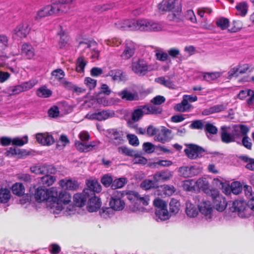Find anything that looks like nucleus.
<instances>
[{"label": "nucleus", "instance_id": "nucleus-25", "mask_svg": "<svg viewBox=\"0 0 254 254\" xmlns=\"http://www.w3.org/2000/svg\"><path fill=\"white\" fill-rule=\"evenodd\" d=\"M249 98L247 100V104L250 106L254 103V90L252 89H246L241 90L238 95V98L241 100H244L247 97Z\"/></svg>", "mask_w": 254, "mask_h": 254}, {"label": "nucleus", "instance_id": "nucleus-15", "mask_svg": "<svg viewBox=\"0 0 254 254\" xmlns=\"http://www.w3.org/2000/svg\"><path fill=\"white\" fill-rule=\"evenodd\" d=\"M36 138L37 142L43 145L50 146L55 142L53 136L48 132L38 133Z\"/></svg>", "mask_w": 254, "mask_h": 254}, {"label": "nucleus", "instance_id": "nucleus-41", "mask_svg": "<svg viewBox=\"0 0 254 254\" xmlns=\"http://www.w3.org/2000/svg\"><path fill=\"white\" fill-rule=\"evenodd\" d=\"M183 187L187 191L196 190L195 181L193 179L186 180L183 182Z\"/></svg>", "mask_w": 254, "mask_h": 254}, {"label": "nucleus", "instance_id": "nucleus-28", "mask_svg": "<svg viewBox=\"0 0 254 254\" xmlns=\"http://www.w3.org/2000/svg\"><path fill=\"white\" fill-rule=\"evenodd\" d=\"M90 196H88L87 194L84 193H77L73 196V201L75 205L78 207H82L85 204L87 199Z\"/></svg>", "mask_w": 254, "mask_h": 254}, {"label": "nucleus", "instance_id": "nucleus-61", "mask_svg": "<svg viewBox=\"0 0 254 254\" xmlns=\"http://www.w3.org/2000/svg\"><path fill=\"white\" fill-rule=\"evenodd\" d=\"M28 141V138L27 135H24L22 138H14L12 139V143L13 145L21 146L27 143Z\"/></svg>", "mask_w": 254, "mask_h": 254}, {"label": "nucleus", "instance_id": "nucleus-18", "mask_svg": "<svg viewBox=\"0 0 254 254\" xmlns=\"http://www.w3.org/2000/svg\"><path fill=\"white\" fill-rule=\"evenodd\" d=\"M109 137L115 145L121 144L123 141V134L122 131L118 130L117 129H110L108 131Z\"/></svg>", "mask_w": 254, "mask_h": 254}, {"label": "nucleus", "instance_id": "nucleus-53", "mask_svg": "<svg viewBox=\"0 0 254 254\" xmlns=\"http://www.w3.org/2000/svg\"><path fill=\"white\" fill-rule=\"evenodd\" d=\"M75 0H53L54 4L59 8V12H66L67 10L64 9V4L72 3Z\"/></svg>", "mask_w": 254, "mask_h": 254}, {"label": "nucleus", "instance_id": "nucleus-57", "mask_svg": "<svg viewBox=\"0 0 254 254\" xmlns=\"http://www.w3.org/2000/svg\"><path fill=\"white\" fill-rule=\"evenodd\" d=\"M52 91L46 87H42L37 91V95L39 97L47 98L52 95Z\"/></svg>", "mask_w": 254, "mask_h": 254}, {"label": "nucleus", "instance_id": "nucleus-11", "mask_svg": "<svg viewBox=\"0 0 254 254\" xmlns=\"http://www.w3.org/2000/svg\"><path fill=\"white\" fill-rule=\"evenodd\" d=\"M30 30L28 23L22 22L17 25L13 31V37L15 39H22L27 36Z\"/></svg>", "mask_w": 254, "mask_h": 254}, {"label": "nucleus", "instance_id": "nucleus-24", "mask_svg": "<svg viewBox=\"0 0 254 254\" xmlns=\"http://www.w3.org/2000/svg\"><path fill=\"white\" fill-rule=\"evenodd\" d=\"M132 195L133 196V201H134L135 205L134 211L136 210H139L141 208L140 206H137L136 207L135 204L139 203L142 204L143 205H147L148 204L149 200V196L148 195L141 196L137 192H133Z\"/></svg>", "mask_w": 254, "mask_h": 254}, {"label": "nucleus", "instance_id": "nucleus-9", "mask_svg": "<svg viewBox=\"0 0 254 254\" xmlns=\"http://www.w3.org/2000/svg\"><path fill=\"white\" fill-rule=\"evenodd\" d=\"M132 71L139 76L144 75L148 71V66L147 62L142 60L133 61L131 64Z\"/></svg>", "mask_w": 254, "mask_h": 254}, {"label": "nucleus", "instance_id": "nucleus-32", "mask_svg": "<svg viewBox=\"0 0 254 254\" xmlns=\"http://www.w3.org/2000/svg\"><path fill=\"white\" fill-rule=\"evenodd\" d=\"M79 46L85 48L90 49L91 47H93L92 50V57L93 58H97L99 56V51L96 50L97 43L95 41H88V42H80Z\"/></svg>", "mask_w": 254, "mask_h": 254}, {"label": "nucleus", "instance_id": "nucleus-33", "mask_svg": "<svg viewBox=\"0 0 254 254\" xmlns=\"http://www.w3.org/2000/svg\"><path fill=\"white\" fill-rule=\"evenodd\" d=\"M186 213L189 217H195L198 215V210L195 205L188 201L186 202Z\"/></svg>", "mask_w": 254, "mask_h": 254}, {"label": "nucleus", "instance_id": "nucleus-20", "mask_svg": "<svg viewBox=\"0 0 254 254\" xmlns=\"http://www.w3.org/2000/svg\"><path fill=\"white\" fill-rule=\"evenodd\" d=\"M60 185L64 189L70 190H76L79 184L77 181L71 179H64L60 181Z\"/></svg>", "mask_w": 254, "mask_h": 254}, {"label": "nucleus", "instance_id": "nucleus-6", "mask_svg": "<svg viewBox=\"0 0 254 254\" xmlns=\"http://www.w3.org/2000/svg\"><path fill=\"white\" fill-rule=\"evenodd\" d=\"M59 12V8L54 4L53 0H51V4H48L41 8L37 12L35 17L36 20H40L42 18L57 14Z\"/></svg>", "mask_w": 254, "mask_h": 254}, {"label": "nucleus", "instance_id": "nucleus-56", "mask_svg": "<svg viewBox=\"0 0 254 254\" xmlns=\"http://www.w3.org/2000/svg\"><path fill=\"white\" fill-rule=\"evenodd\" d=\"M230 186L232 192L234 194H239L243 190L242 185L238 181L232 182Z\"/></svg>", "mask_w": 254, "mask_h": 254}, {"label": "nucleus", "instance_id": "nucleus-27", "mask_svg": "<svg viewBox=\"0 0 254 254\" xmlns=\"http://www.w3.org/2000/svg\"><path fill=\"white\" fill-rule=\"evenodd\" d=\"M247 207V203L243 199H237L232 202L231 210L234 212H238L239 215L243 212Z\"/></svg>", "mask_w": 254, "mask_h": 254}, {"label": "nucleus", "instance_id": "nucleus-43", "mask_svg": "<svg viewBox=\"0 0 254 254\" xmlns=\"http://www.w3.org/2000/svg\"><path fill=\"white\" fill-rule=\"evenodd\" d=\"M12 191L17 196H21L24 193V187L21 183H15L12 187Z\"/></svg>", "mask_w": 254, "mask_h": 254}, {"label": "nucleus", "instance_id": "nucleus-38", "mask_svg": "<svg viewBox=\"0 0 254 254\" xmlns=\"http://www.w3.org/2000/svg\"><path fill=\"white\" fill-rule=\"evenodd\" d=\"M146 114H160L162 112L161 108L156 106L155 105H143Z\"/></svg>", "mask_w": 254, "mask_h": 254}, {"label": "nucleus", "instance_id": "nucleus-62", "mask_svg": "<svg viewBox=\"0 0 254 254\" xmlns=\"http://www.w3.org/2000/svg\"><path fill=\"white\" fill-rule=\"evenodd\" d=\"M204 128L206 133L210 134H215L218 131L217 128L212 124L208 122L205 123Z\"/></svg>", "mask_w": 254, "mask_h": 254}, {"label": "nucleus", "instance_id": "nucleus-49", "mask_svg": "<svg viewBox=\"0 0 254 254\" xmlns=\"http://www.w3.org/2000/svg\"><path fill=\"white\" fill-rule=\"evenodd\" d=\"M216 25L221 30H225L229 27V20L227 18L220 17L216 19Z\"/></svg>", "mask_w": 254, "mask_h": 254}, {"label": "nucleus", "instance_id": "nucleus-26", "mask_svg": "<svg viewBox=\"0 0 254 254\" xmlns=\"http://www.w3.org/2000/svg\"><path fill=\"white\" fill-rule=\"evenodd\" d=\"M96 145L95 142H90L89 143L80 142L76 141L75 142L76 148L80 152H87L93 148Z\"/></svg>", "mask_w": 254, "mask_h": 254}, {"label": "nucleus", "instance_id": "nucleus-12", "mask_svg": "<svg viewBox=\"0 0 254 254\" xmlns=\"http://www.w3.org/2000/svg\"><path fill=\"white\" fill-rule=\"evenodd\" d=\"M185 152L189 158L195 159L202 156L204 153V150L197 145L189 144L185 149Z\"/></svg>", "mask_w": 254, "mask_h": 254}, {"label": "nucleus", "instance_id": "nucleus-17", "mask_svg": "<svg viewBox=\"0 0 254 254\" xmlns=\"http://www.w3.org/2000/svg\"><path fill=\"white\" fill-rule=\"evenodd\" d=\"M249 131V129L246 125H240L239 126H235L232 131L233 135L234 136L235 141H236L238 143H240L236 139L241 138H243L244 136L247 135Z\"/></svg>", "mask_w": 254, "mask_h": 254}, {"label": "nucleus", "instance_id": "nucleus-22", "mask_svg": "<svg viewBox=\"0 0 254 254\" xmlns=\"http://www.w3.org/2000/svg\"><path fill=\"white\" fill-rule=\"evenodd\" d=\"M89 199V202L87 206V209L90 212L97 211L101 206V201L100 199L94 195L90 196Z\"/></svg>", "mask_w": 254, "mask_h": 254}, {"label": "nucleus", "instance_id": "nucleus-14", "mask_svg": "<svg viewBox=\"0 0 254 254\" xmlns=\"http://www.w3.org/2000/svg\"><path fill=\"white\" fill-rule=\"evenodd\" d=\"M87 188L84 190V193L88 196L94 195L95 192H99L102 188L100 184L96 180H87L86 182Z\"/></svg>", "mask_w": 254, "mask_h": 254}, {"label": "nucleus", "instance_id": "nucleus-40", "mask_svg": "<svg viewBox=\"0 0 254 254\" xmlns=\"http://www.w3.org/2000/svg\"><path fill=\"white\" fill-rule=\"evenodd\" d=\"M170 212L171 213L176 214L180 209V203L175 198H172L169 204Z\"/></svg>", "mask_w": 254, "mask_h": 254}, {"label": "nucleus", "instance_id": "nucleus-58", "mask_svg": "<svg viewBox=\"0 0 254 254\" xmlns=\"http://www.w3.org/2000/svg\"><path fill=\"white\" fill-rule=\"evenodd\" d=\"M179 173L181 176L184 178L192 177L190 166H184L180 167Z\"/></svg>", "mask_w": 254, "mask_h": 254}, {"label": "nucleus", "instance_id": "nucleus-37", "mask_svg": "<svg viewBox=\"0 0 254 254\" xmlns=\"http://www.w3.org/2000/svg\"><path fill=\"white\" fill-rule=\"evenodd\" d=\"M38 83V80L36 79H32L27 82L23 83L20 86L16 87L18 89L19 92L23 90H28L33 87Z\"/></svg>", "mask_w": 254, "mask_h": 254}, {"label": "nucleus", "instance_id": "nucleus-42", "mask_svg": "<svg viewBox=\"0 0 254 254\" xmlns=\"http://www.w3.org/2000/svg\"><path fill=\"white\" fill-rule=\"evenodd\" d=\"M196 190L202 189L206 190L209 188V183L206 178H200L195 181Z\"/></svg>", "mask_w": 254, "mask_h": 254}, {"label": "nucleus", "instance_id": "nucleus-54", "mask_svg": "<svg viewBox=\"0 0 254 254\" xmlns=\"http://www.w3.org/2000/svg\"><path fill=\"white\" fill-rule=\"evenodd\" d=\"M54 173H47V174H44V176L41 178V181L43 184L50 186L52 185L56 180V178L51 174Z\"/></svg>", "mask_w": 254, "mask_h": 254}, {"label": "nucleus", "instance_id": "nucleus-48", "mask_svg": "<svg viewBox=\"0 0 254 254\" xmlns=\"http://www.w3.org/2000/svg\"><path fill=\"white\" fill-rule=\"evenodd\" d=\"M238 66L239 69V73L240 74L251 72L254 69V66L252 64H240Z\"/></svg>", "mask_w": 254, "mask_h": 254}, {"label": "nucleus", "instance_id": "nucleus-7", "mask_svg": "<svg viewBox=\"0 0 254 254\" xmlns=\"http://www.w3.org/2000/svg\"><path fill=\"white\" fill-rule=\"evenodd\" d=\"M32 194L36 201L42 202L48 200L51 201V189L49 190L44 187H39L34 189V192H32Z\"/></svg>", "mask_w": 254, "mask_h": 254}, {"label": "nucleus", "instance_id": "nucleus-31", "mask_svg": "<svg viewBox=\"0 0 254 254\" xmlns=\"http://www.w3.org/2000/svg\"><path fill=\"white\" fill-rule=\"evenodd\" d=\"M110 76L112 77L114 80L125 81L127 79L126 74L122 70L120 69H115L111 70L109 73Z\"/></svg>", "mask_w": 254, "mask_h": 254}, {"label": "nucleus", "instance_id": "nucleus-55", "mask_svg": "<svg viewBox=\"0 0 254 254\" xmlns=\"http://www.w3.org/2000/svg\"><path fill=\"white\" fill-rule=\"evenodd\" d=\"M156 186V182L150 179L144 180L140 184L141 188L146 190L155 188Z\"/></svg>", "mask_w": 254, "mask_h": 254}, {"label": "nucleus", "instance_id": "nucleus-4", "mask_svg": "<svg viewBox=\"0 0 254 254\" xmlns=\"http://www.w3.org/2000/svg\"><path fill=\"white\" fill-rule=\"evenodd\" d=\"M124 193L122 191H114L111 195L109 205L114 210L120 211L125 207V203L122 199Z\"/></svg>", "mask_w": 254, "mask_h": 254}, {"label": "nucleus", "instance_id": "nucleus-2", "mask_svg": "<svg viewBox=\"0 0 254 254\" xmlns=\"http://www.w3.org/2000/svg\"><path fill=\"white\" fill-rule=\"evenodd\" d=\"M52 199L53 202L51 210L54 213L58 214L64 209L63 205L71 202V195L65 190H58L56 188H51Z\"/></svg>", "mask_w": 254, "mask_h": 254}, {"label": "nucleus", "instance_id": "nucleus-47", "mask_svg": "<svg viewBox=\"0 0 254 254\" xmlns=\"http://www.w3.org/2000/svg\"><path fill=\"white\" fill-rule=\"evenodd\" d=\"M10 198V191L7 189H1L0 190V202L7 203Z\"/></svg>", "mask_w": 254, "mask_h": 254}, {"label": "nucleus", "instance_id": "nucleus-13", "mask_svg": "<svg viewBox=\"0 0 254 254\" xmlns=\"http://www.w3.org/2000/svg\"><path fill=\"white\" fill-rule=\"evenodd\" d=\"M30 170L36 174L44 175L47 173H55L56 168L52 165H37L30 167Z\"/></svg>", "mask_w": 254, "mask_h": 254}, {"label": "nucleus", "instance_id": "nucleus-16", "mask_svg": "<svg viewBox=\"0 0 254 254\" xmlns=\"http://www.w3.org/2000/svg\"><path fill=\"white\" fill-rule=\"evenodd\" d=\"M172 138V131L164 127H162L161 131L155 136V140L162 143L169 141Z\"/></svg>", "mask_w": 254, "mask_h": 254}, {"label": "nucleus", "instance_id": "nucleus-59", "mask_svg": "<svg viewBox=\"0 0 254 254\" xmlns=\"http://www.w3.org/2000/svg\"><path fill=\"white\" fill-rule=\"evenodd\" d=\"M153 204L155 207V210L167 209L166 202L159 198H155L153 201Z\"/></svg>", "mask_w": 254, "mask_h": 254}, {"label": "nucleus", "instance_id": "nucleus-46", "mask_svg": "<svg viewBox=\"0 0 254 254\" xmlns=\"http://www.w3.org/2000/svg\"><path fill=\"white\" fill-rule=\"evenodd\" d=\"M221 75L220 72H212L204 73L203 75V79L208 82H211L218 77Z\"/></svg>", "mask_w": 254, "mask_h": 254}, {"label": "nucleus", "instance_id": "nucleus-60", "mask_svg": "<svg viewBox=\"0 0 254 254\" xmlns=\"http://www.w3.org/2000/svg\"><path fill=\"white\" fill-rule=\"evenodd\" d=\"M126 183V180L125 178H119L113 181V183L111 185V188L113 190L118 188H121L125 186Z\"/></svg>", "mask_w": 254, "mask_h": 254}, {"label": "nucleus", "instance_id": "nucleus-36", "mask_svg": "<svg viewBox=\"0 0 254 254\" xmlns=\"http://www.w3.org/2000/svg\"><path fill=\"white\" fill-rule=\"evenodd\" d=\"M191 107V105L189 103V102L183 98V100L181 103L177 104L175 107V110L179 112H186L189 111Z\"/></svg>", "mask_w": 254, "mask_h": 254}, {"label": "nucleus", "instance_id": "nucleus-44", "mask_svg": "<svg viewBox=\"0 0 254 254\" xmlns=\"http://www.w3.org/2000/svg\"><path fill=\"white\" fill-rule=\"evenodd\" d=\"M87 62L83 57H79L76 63V70L79 73L83 72Z\"/></svg>", "mask_w": 254, "mask_h": 254}, {"label": "nucleus", "instance_id": "nucleus-35", "mask_svg": "<svg viewBox=\"0 0 254 254\" xmlns=\"http://www.w3.org/2000/svg\"><path fill=\"white\" fill-rule=\"evenodd\" d=\"M96 103L103 106H111L113 104L111 100H108L106 98L103 97L91 100L89 102V104H88L87 106L89 107H94V104Z\"/></svg>", "mask_w": 254, "mask_h": 254}, {"label": "nucleus", "instance_id": "nucleus-19", "mask_svg": "<svg viewBox=\"0 0 254 254\" xmlns=\"http://www.w3.org/2000/svg\"><path fill=\"white\" fill-rule=\"evenodd\" d=\"M135 44L130 40H126L125 43V49L121 56L124 59H128L131 58L134 53Z\"/></svg>", "mask_w": 254, "mask_h": 254}, {"label": "nucleus", "instance_id": "nucleus-1", "mask_svg": "<svg viewBox=\"0 0 254 254\" xmlns=\"http://www.w3.org/2000/svg\"><path fill=\"white\" fill-rule=\"evenodd\" d=\"M117 28L124 30H137L159 32L166 30V25L163 22H155L146 19H127L115 23Z\"/></svg>", "mask_w": 254, "mask_h": 254}, {"label": "nucleus", "instance_id": "nucleus-5", "mask_svg": "<svg viewBox=\"0 0 254 254\" xmlns=\"http://www.w3.org/2000/svg\"><path fill=\"white\" fill-rule=\"evenodd\" d=\"M115 115V112L111 110H97L93 113H89L86 115V118L90 120H95L99 121H105L112 118Z\"/></svg>", "mask_w": 254, "mask_h": 254}, {"label": "nucleus", "instance_id": "nucleus-21", "mask_svg": "<svg viewBox=\"0 0 254 254\" xmlns=\"http://www.w3.org/2000/svg\"><path fill=\"white\" fill-rule=\"evenodd\" d=\"M230 127L227 126H222L221 127V138L223 143H229L235 142L234 136L233 133H230Z\"/></svg>", "mask_w": 254, "mask_h": 254}, {"label": "nucleus", "instance_id": "nucleus-8", "mask_svg": "<svg viewBox=\"0 0 254 254\" xmlns=\"http://www.w3.org/2000/svg\"><path fill=\"white\" fill-rule=\"evenodd\" d=\"M210 194L214 207L219 211H223L227 205L225 198L216 190H210Z\"/></svg>", "mask_w": 254, "mask_h": 254}, {"label": "nucleus", "instance_id": "nucleus-30", "mask_svg": "<svg viewBox=\"0 0 254 254\" xmlns=\"http://www.w3.org/2000/svg\"><path fill=\"white\" fill-rule=\"evenodd\" d=\"M226 109V105L223 104L216 105L204 110L202 112V114L205 116L209 115L224 111Z\"/></svg>", "mask_w": 254, "mask_h": 254}, {"label": "nucleus", "instance_id": "nucleus-45", "mask_svg": "<svg viewBox=\"0 0 254 254\" xmlns=\"http://www.w3.org/2000/svg\"><path fill=\"white\" fill-rule=\"evenodd\" d=\"M155 81L170 89H175L176 88V85L173 81L169 79H166L164 77L156 78Z\"/></svg>", "mask_w": 254, "mask_h": 254}, {"label": "nucleus", "instance_id": "nucleus-29", "mask_svg": "<svg viewBox=\"0 0 254 254\" xmlns=\"http://www.w3.org/2000/svg\"><path fill=\"white\" fill-rule=\"evenodd\" d=\"M146 115L143 105L137 106L131 114V119L134 122L139 121L142 117Z\"/></svg>", "mask_w": 254, "mask_h": 254}, {"label": "nucleus", "instance_id": "nucleus-64", "mask_svg": "<svg viewBox=\"0 0 254 254\" xmlns=\"http://www.w3.org/2000/svg\"><path fill=\"white\" fill-rule=\"evenodd\" d=\"M184 18L193 23H195L197 22L194 13L191 9H189L185 12Z\"/></svg>", "mask_w": 254, "mask_h": 254}, {"label": "nucleus", "instance_id": "nucleus-23", "mask_svg": "<svg viewBox=\"0 0 254 254\" xmlns=\"http://www.w3.org/2000/svg\"><path fill=\"white\" fill-rule=\"evenodd\" d=\"M173 176L172 173L169 170H162L156 172L153 175V179L156 183L165 182L170 180Z\"/></svg>", "mask_w": 254, "mask_h": 254}, {"label": "nucleus", "instance_id": "nucleus-50", "mask_svg": "<svg viewBox=\"0 0 254 254\" xmlns=\"http://www.w3.org/2000/svg\"><path fill=\"white\" fill-rule=\"evenodd\" d=\"M52 78H54L55 80L61 81L64 79L65 76V73L63 69L61 68H58L54 70L51 73Z\"/></svg>", "mask_w": 254, "mask_h": 254}, {"label": "nucleus", "instance_id": "nucleus-39", "mask_svg": "<svg viewBox=\"0 0 254 254\" xmlns=\"http://www.w3.org/2000/svg\"><path fill=\"white\" fill-rule=\"evenodd\" d=\"M22 53L24 54L28 59H31L34 56L33 49L31 45L25 43L21 48Z\"/></svg>", "mask_w": 254, "mask_h": 254}, {"label": "nucleus", "instance_id": "nucleus-51", "mask_svg": "<svg viewBox=\"0 0 254 254\" xmlns=\"http://www.w3.org/2000/svg\"><path fill=\"white\" fill-rule=\"evenodd\" d=\"M236 8L238 14L245 16L248 12L247 3L245 1L240 2L236 6Z\"/></svg>", "mask_w": 254, "mask_h": 254}, {"label": "nucleus", "instance_id": "nucleus-34", "mask_svg": "<svg viewBox=\"0 0 254 254\" xmlns=\"http://www.w3.org/2000/svg\"><path fill=\"white\" fill-rule=\"evenodd\" d=\"M170 217V216L167 209L155 210L154 218L158 222L166 220Z\"/></svg>", "mask_w": 254, "mask_h": 254}, {"label": "nucleus", "instance_id": "nucleus-63", "mask_svg": "<svg viewBox=\"0 0 254 254\" xmlns=\"http://www.w3.org/2000/svg\"><path fill=\"white\" fill-rule=\"evenodd\" d=\"M118 151L120 153L128 156H135L136 155V152L134 150L126 146H121L119 147Z\"/></svg>", "mask_w": 254, "mask_h": 254}, {"label": "nucleus", "instance_id": "nucleus-52", "mask_svg": "<svg viewBox=\"0 0 254 254\" xmlns=\"http://www.w3.org/2000/svg\"><path fill=\"white\" fill-rule=\"evenodd\" d=\"M118 95L120 96L122 99L128 101H133L135 99V95L127 91V89H124L118 92Z\"/></svg>", "mask_w": 254, "mask_h": 254}, {"label": "nucleus", "instance_id": "nucleus-10", "mask_svg": "<svg viewBox=\"0 0 254 254\" xmlns=\"http://www.w3.org/2000/svg\"><path fill=\"white\" fill-rule=\"evenodd\" d=\"M198 208L199 212L205 217L207 220H211L212 208L210 201L202 199L198 204Z\"/></svg>", "mask_w": 254, "mask_h": 254}, {"label": "nucleus", "instance_id": "nucleus-3", "mask_svg": "<svg viewBox=\"0 0 254 254\" xmlns=\"http://www.w3.org/2000/svg\"><path fill=\"white\" fill-rule=\"evenodd\" d=\"M160 12L163 13L175 10L177 12H181V6L179 0H163L158 5Z\"/></svg>", "mask_w": 254, "mask_h": 254}]
</instances>
